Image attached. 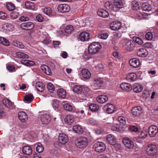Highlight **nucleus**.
I'll return each mask as SVG.
<instances>
[{
	"label": "nucleus",
	"mask_w": 158,
	"mask_h": 158,
	"mask_svg": "<svg viewBox=\"0 0 158 158\" xmlns=\"http://www.w3.org/2000/svg\"><path fill=\"white\" fill-rule=\"evenodd\" d=\"M88 143V140L87 138L81 136L77 138L75 141V145L78 148H85Z\"/></svg>",
	"instance_id": "f257e3e1"
},
{
	"label": "nucleus",
	"mask_w": 158,
	"mask_h": 158,
	"mask_svg": "<svg viewBox=\"0 0 158 158\" xmlns=\"http://www.w3.org/2000/svg\"><path fill=\"white\" fill-rule=\"evenodd\" d=\"M102 46L99 43L94 42L88 47V52L89 54L94 55L98 52L101 48Z\"/></svg>",
	"instance_id": "f03ea898"
},
{
	"label": "nucleus",
	"mask_w": 158,
	"mask_h": 158,
	"mask_svg": "<svg viewBox=\"0 0 158 158\" xmlns=\"http://www.w3.org/2000/svg\"><path fill=\"white\" fill-rule=\"evenodd\" d=\"M95 150L98 152L104 151L106 149L105 144L102 142H98L94 143V145Z\"/></svg>",
	"instance_id": "7ed1b4c3"
},
{
	"label": "nucleus",
	"mask_w": 158,
	"mask_h": 158,
	"mask_svg": "<svg viewBox=\"0 0 158 158\" xmlns=\"http://www.w3.org/2000/svg\"><path fill=\"white\" fill-rule=\"evenodd\" d=\"M107 141L112 145H114L115 147H117L119 148L121 147V146L118 143L116 144V139L114 136L112 134L108 135L106 137Z\"/></svg>",
	"instance_id": "20e7f679"
},
{
	"label": "nucleus",
	"mask_w": 158,
	"mask_h": 158,
	"mask_svg": "<svg viewBox=\"0 0 158 158\" xmlns=\"http://www.w3.org/2000/svg\"><path fill=\"white\" fill-rule=\"evenodd\" d=\"M157 147L154 144L149 145L147 148V152L150 156L155 155L157 153Z\"/></svg>",
	"instance_id": "39448f33"
},
{
	"label": "nucleus",
	"mask_w": 158,
	"mask_h": 158,
	"mask_svg": "<svg viewBox=\"0 0 158 158\" xmlns=\"http://www.w3.org/2000/svg\"><path fill=\"white\" fill-rule=\"evenodd\" d=\"M20 26L23 29L28 31L33 29L35 25L33 23L28 22L21 24Z\"/></svg>",
	"instance_id": "423d86ee"
},
{
	"label": "nucleus",
	"mask_w": 158,
	"mask_h": 158,
	"mask_svg": "<svg viewBox=\"0 0 158 158\" xmlns=\"http://www.w3.org/2000/svg\"><path fill=\"white\" fill-rule=\"evenodd\" d=\"M148 132L150 137H155L158 132V128L155 125H151L148 128Z\"/></svg>",
	"instance_id": "0eeeda50"
},
{
	"label": "nucleus",
	"mask_w": 158,
	"mask_h": 158,
	"mask_svg": "<svg viewBox=\"0 0 158 158\" xmlns=\"http://www.w3.org/2000/svg\"><path fill=\"white\" fill-rule=\"evenodd\" d=\"M135 46V42L132 40H129L126 43L125 48L129 51L133 50Z\"/></svg>",
	"instance_id": "6e6552de"
},
{
	"label": "nucleus",
	"mask_w": 158,
	"mask_h": 158,
	"mask_svg": "<svg viewBox=\"0 0 158 158\" xmlns=\"http://www.w3.org/2000/svg\"><path fill=\"white\" fill-rule=\"evenodd\" d=\"M123 142L125 146L129 149L132 148L134 147V144L133 142L128 138H124Z\"/></svg>",
	"instance_id": "1a4fd4ad"
},
{
	"label": "nucleus",
	"mask_w": 158,
	"mask_h": 158,
	"mask_svg": "<svg viewBox=\"0 0 158 158\" xmlns=\"http://www.w3.org/2000/svg\"><path fill=\"white\" fill-rule=\"evenodd\" d=\"M57 9L58 11L63 13L69 11L70 10V7L67 4H61L58 6Z\"/></svg>",
	"instance_id": "9d476101"
},
{
	"label": "nucleus",
	"mask_w": 158,
	"mask_h": 158,
	"mask_svg": "<svg viewBox=\"0 0 158 158\" xmlns=\"http://www.w3.org/2000/svg\"><path fill=\"white\" fill-rule=\"evenodd\" d=\"M51 119L49 115L47 114H43L40 118V121L43 124H47L48 123Z\"/></svg>",
	"instance_id": "9b49d317"
},
{
	"label": "nucleus",
	"mask_w": 158,
	"mask_h": 158,
	"mask_svg": "<svg viewBox=\"0 0 158 158\" xmlns=\"http://www.w3.org/2000/svg\"><path fill=\"white\" fill-rule=\"evenodd\" d=\"M78 39L81 41H87L89 39V33L84 31L80 34Z\"/></svg>",
	"instance_id": "f8f14e48"
},
{
	"label": "nucleus",
	"mask_w": 158,
	"mask_h": 158,
	"mask_svg": "<svg viewBox=\"0 0 158 158\" xmlns=\"http://www.w3.org/2000/svg\"><path fill=\"white\" fill-rule=\"evenodd\" d=\"M121 26V22L118 21H114L111 23L110 24L111 29L113 30H117L120 29Z\"/></svg>",
	"instance_id": "ddd939ff"
},
{
	"label": "nucleus",
	"mask_w": 158,
	"mask_h": 158,
	"mask_svg": "<svg viewBox=\"0 0 158 158\" xmlns=\"http://www.w3.org/2000/svg\"><path fill=\"white\" fill-rule=\"evenodd\" d=\"M69 139L67 136L63 133H60L59 136V142L61 144H64L68 142Z\"/></svg>",
	"instance_id": "4468645a"
},
{
	"label": "nucleus",
	"mask_w": 158,
	"mask_h": 158,
	"mask_svg": "<svg viewBox=\"0 0 158 158\" xmlns=\"http://www.w3.org/2000/svg\"><path fill=\"white\" fill-rule=\"evenodd\" d=\"M142 110L141 107L138 106L133 108L131 111L133 115L138 116L142 113Z\"/></svg>",
	"instance_id": "2eb2a0df"
},
{
	"label": "nucleus",
	"mask_w": 158,
	"mask_h": 158,
	"mask_svg": "<svg viewBox=\"0 0 158 158\" xmlns=\"http://www.w3.org/2000/svg\"><path fill=\"white\" fill-rule=\"evenodd\" d=\"M129 63L131 66L134 68H137L140 65V61L137 59L133 58L129 60Z\"/></svg>",
	"instance_id": "dca6fc26"
},
{
	"label": "nucleus",
	"mask_w": 158,
	"mask_h": 158,
	"mask_svg": "<svg viewBox=\"0 0 158 158\" xmlns=\"http://www.w3.org/2000/svg\"><path fill=\"white\" fill-rule=\"evenodd\" d=\"M104 108L106 109L107 113L110 114L114 112L115 107L112 104H108L104 106Z\"/></svg>",
	"instance_id": "f3484780"
},
{
	"label": "nucleus",
	"mask_w": 158,
	"mask_h": 158,
	"mask_svg": "<svg viewBox=\"0 0 158 158\" xmlns=\"http://www.w3.org/2000/svg\"><path fill=\"white\" fill-rule=\"evenodd\" d=\"M120 86L123 90L125 91H130L132 89L131 85L128 83H122L121 84Z\"/></svg>",
	"instance_id": "a211bd4d"
},
{
	"label": "nucleus",
	"mask_w": 158,
	"mask_h": 158,
	"mask_svg": "<svg viewBox=\"0 0 158 158\" xmlns=\"http://www.w3.org/2000/svg\"><path fill=\"white\" fill-rule=\"evenodd\" d=\"M148 54L147 50L145 48H140L137 52V55L141 57H145Z\"/></svg>",
	"instance_id": "6ab92c4d"
},
{
	"label": "nucleus",
	"mask_w": 158,
	"mask_h": 158,
	"mask_svg": "<svg viewBox=\"0 0 158 158\" xmlns=\"http://www.w3.org/2000/svg\"><path fill=\"white\" fill-rule=\"evenodd\" d=\"M19 119L22 122H25L27 119V114L23 111H21L18 114Z\"/></svg>",
	"instance_id": "aec40b11"
},
{
	"label": "nucleus",
	"mask_w": 158,
	"mask_h": 158,
	"mask_svg": "<svg viewBox=\"0 0 158 158\" xmlns=\"http://www.w3.org/2000/svg\"><path fill=\"white\" fill-rule=\"evenodd\" d=\"M137 78V75L134 73H131L127 75L126 79L130 81H136Z\"/></svg>",
	"instance_id": "412c9836"
},
{
	"label": "nucleus",
	"mask_w": 158,
	"mask_h": 158,
	"mask_svg": "<svg viewBox=\"0 0 158 158\" xmlns=\"http://www.w3.org/2000/svg\"><path fill=\"white\" fill-rule=\"evenodd\" d=\"M57 94L59 98L63 99L64 98L66 95V91L63 89H59L57 90Z\"/></svg>",
	"instance_id": "4be33fe9"
},
{
	"label": "nucleus",
	"mask_w": 158,
	"mask_h": 158,
	"mask_svg": "<svg viewBox=\"0 0 158 158\" xmlns=\"http://www.w3.org/2000/svg\"><path fill=\"white\" fill-rule=\"evenodd\" d=\"M108 97L105 95L99 96L97 98V101L100 103H103L108 100Z\"/></svg>",
	"instance_id": "5701e85b"
},
{
	"label": "nucleus",
	"mask_w": 158,
	"mask_h": 158,
	"mask_svg": "<svg viewBox=\"0 0 158 158\" xmlns=\"http://www.w3.org/2000/svg\"><path fill=\"white\" fill-rule=\"evenodd\" d=\"M98 15L102 18H106L109 16L108 13L106 10L103 9H100L97 11Z\"/></svg>",
	"instance_id": "b1692460"
},
{
	"label": "nucleus",
	"mask_w": 158,
	"mask_h": 158,
	"mask_svg": "<svg viewBox=\"0 0 158 158\" xmlns=\"http://www.w3.org/2000/svg\"><path fill=\"white\" fill-rule=\"evenodd\" d=\"M32 149L29 146L24 147L23 148V152L24 154L27 155H30L32 153Z\"/></svg>",
	"instance_id": "393cba45"
},
{
	"label": "nucleus",
	"mask_w": 158,
	"mask_h": 158,
	"mask_svg": "<svg viewBox=\"0 0 158 158\" xmlns=\"http://www.w3.org/2000/svg\"><path fill=\"white\" fill-rule=\"evenodd\" d=\"M41 68L42 71L46 74L48 75H51L52 72L48 66L46 65H43L41 66Z\"/></svg>",
	"instance_id": "a878e982"
},
{
	"label": "nucleus",
	"mask_w": 158,
	"mask_h": 158,
	"mask_svg": "<svg viewBox=\"0 0 158 158\" xmlns=\"http://www.w3.org/2000/svg\"><path fill=\"white\" fill-rule=\"evenodd\" d=\"M62 105L63 106L64 109L65 110L69 112L74 111L73 107L70 104L66 103L64 102H63Z\"/></svg>",
	"instance_id": "bb28decb"
},
{
	"label": "nucleus",
	"mask_w": 158,
	"mask_h": 158,
	"mask_svg": "<svg viewBox=\"0 0 158 158\" xmlns=\"http://www.w3.org/2000/svg\"><path fill=\"white\" fill-rule=\"evenodd\" d=\"M36 88L37 90L40 92H43L45 87L44 84L41 82H37L36 84Z\"/></svg>",
	"instance_id": "cd10ccee"
},
{
	"label": "nucleus",
	"mask_w": 158,
	"mask_h": 158,
	"mask_svg": "<svg viewBox=\"0 0 158 158\" xmlns=\"http://www.w3.org/2000/svg\"><path fill=\"white\" fill-rule=\"evenodd\" d=\"M82 75L84 78L88 79L91 77V73L87 69H83L82 70Z\"/></svg>",
	"instance_id": "c85d7f7f"
},
{
	"label": "nucleus",
	"mask_w": 158,
	"mask_h": 158,
	"mask_svg": "<svg viewBox=\"0 0 158 158\" xmlns=\"http://www.w3.org/2000/svg\"><path fill=\"white\" fill-rule=\"evenodd\" d=\"M74 118L72 115H68L65 116L64 120L66 123L69 124L72 123L74 121Z\"/></svg>",
	"instance_id": "c756f323"
},
{
	"label": "nucleus",
	"mask_w": 158,
	"mask_h": 158,
	"mask_svg": "<svg viewBox=\"0 0 158 158\" xmlns=\"http://www.w3.org/2000/svg\"><path fill=\"white\" fill-rule=\"evenodd\" d=\"M103 83V81L102 79L101 78H95L94 80V84L92 86L93 87L98 86H100Z\"/></svg>",
	"instance_id": "7c9ffc66"
},
{
	"label": "nucleus",
	"mask_w": 158,
	"mask_h": 158,
	"mask_svg": "<svg viewBox=\"0 0 158 158\" xmlns=\"http://www.w3.org/2000/svg\"><path fill=\"white\" fill-rule=\"evenodd\" d=\"M84 88L83 86L76 85L73 87V90L76 93L81 94Z\"/></svg>",
	"instance_id": "2f4dec72"
},
{
	"label": "nucleus",
	"mask_w": 158,
	"mask_h": 158,
	"mask_svg": "<svg viewBox=\"0 0 158 158\" xmlns=\"http://www.w3.org/2000/svg\"><path fill=\"white\" fill-rule=\"evenodd\" d=\"M73 130L75 133L78 134H81L83 133V129L79 125H76L73 127Z\"/></svg>",
	"instance_id": "473e14b6"
},
{
	"label": "nucleus",
	"mask_w": 158,
	"mask_h": 158,
	"mask_svg": "<svg viewBox=\"0 0 158 158\" xmlns=\"http://www.w3.org/2000/svg\"><path fill=\"white\" fill-rule=\"evenodd\" d=\"M114 4L118 8H122L124 6L123 3L121 0H114Z\"/></svg>",
	"instance_id": "72a5a7b5"
},
{
	"label": "nucleus",
	"mask_w": 158,
	"mask_h": 158,
	"mask_svg": "<svg viewBox=\"0 0 158 158\" xmlns=\"http://www.w3.org/2000/svg\"><path fill=\"white\" fill-rule=\"evenodd\" d=\"M143 89V87L142 85L139 84H135L133 86V89L136 93L141 92Z\"/></svg>",
	"instance_id": "f704fd0d"
},
{
	"label": "nucleus",
	"mask_w": 158,
	"mask_h": 158,
	"mask_svg": "<svg viewBox=\"0 0 158 158\" xmlns=\"http://www.w3.org/2000/svg\"><path fill=\"white\" fill-rule=\"evenodd\" d=\"M25 6L27 9L33 10L35 8L34 3L29 1H26L25 2Z\"/></svg>",
	"instance_id": "c9c22d12"
},
{
	"label": "nucleus",
	"mask_w": 158,
	"mask_h": 158,
	"mask_svg": "<svg viewBox=\"0 0 158 158\" xmlns=\"http://www.w3.org/2000/svg\"><path fill=\"white\" fill-rule=\"evenodd\" d=\"M2 27L4 30L6 31H12L13 29V26L12 25L8 23L4 24Z\"/></svg>",
	"instance_id": "e433bc0d"
},
{
	"label": "nucleus",
	"mask_w": 158,
	"mask_h": 158,
	"mask_svg": "<svg viewBox=\"0 0 158 158\" xmlns=\"http://www.w3.org/2000/svg\"><path fill=\"white\" fill-rule=\"evenodd\" d=\"M43 11L47 15L50 16H52L55 15L52 12V10L50 8L45 7L44 8Z\"/></svg>",
	"instance_id": "4c0bfd02"
},
{
	"label": "nucleus",
	"mask_w": 158,
	"mask_h": 158,
	"mask_svg": "<svg viewBox=\"0 0 158 158\" xmlns=\"http://www.w3.org/2000/svg\"><path fill=\"white\" fill-rule=\"evenodd\" d=\"M142 7L143 10L148 12L151 11L152 9L151 5L147 3H143Z\"/></svg>",
	"instance_id": "58836bf2"
},
{
	"label": "nucleus",
	"mask_w": 158,
	"mask_h": 158,
	"mask_svg": "<svg viewBox=\"0 0 158 158\" xmlns=\"http://www.w3.org/2000/svg\"><path fill=\"white\" fill-rule=\"evenodd\" d=\"M73 27L71 25H67L65 29V32L66 33L68 34H71L74 31Z\"/></svg>",
	"instance_id": "ea45409f"
},
{
	"label": "nucleus",
	"mask_w": 158,
	"mask_h": 158,
	"mask_svg": "<svg viewBox=\"0 0 158 158\" xmlns=\"http://www.w3.org/2000/svg\"><path fill=\"white\" fill-rule=\"evenodd\" d=\"M2 102L3 105L7 108L10 107L13 104L10 100L7 98L3 99Z\"/></svg>",
	"instance_id": "a19ab883"
},
{
	"label": "nucleus",
	"mask_w": 158,
	"mask_h": 158,
	"mask_svg": "<svg viewBox=\"0 0 158 158\" xmlns=\"http://www.w3.org/2000/svg\"><path fill=\"white\" fill-rule=\"evenodd\" d=\"M33 97L32 94H28L24 97V100L25 102H31L33 100Z\"/></svg>",
	"instance_id": "79ce46f5"
},
{
	"label": "nucleus",
	"mask_w": 158,
	"mask_h": 158,
	"mask_svg": "<svg viewBox=\"0 0 158 158\" xmlns=\"http://www.w3.org/2000/svg\"><path fill=\"white\" fill-rule=\"evenodd\" d=\"M16 134L14 132L10 135L8 138V140L10 142H14L16 140Z\"/></svg>",
	"instance_id": "37998d69"
},
{
	"label": "nucleus",
	"mask_w": 158,
	"mask_h": 158,
	"mask_svg": "<svg viewBox=\"0 0 158 158\" xmlns=\"http://www.w3.org/2000/svg\"><path fill=\"white\" fill-rule=\"evenodd\" d=\"M89 108L92 112H95L99 109V107L96 104H92L89 106Z\"/></svg>",
	"instance_id": "c03bdc74"
},
{
	"label": "nucleus",
	"mask_w": 158,
	"mask_h": 158,
	"mask_svg": "<svg viewBox=\"0 0 158 158\" xmlns=\"http://www.w3.org/2000/svg\"><path fill=\"white\" fill-rule=\"evenodd\" d=\"M132 7L133 10H138L139 9L138 2L136 1H134L132 3Z\"/></svg>",
	"instance_id": "a18cd8bd"
},
{
	"label": "nucleus",
	"mask_w": 158,
	"mask_h": 158,
	"mask_svg": "<svg viewBox=\"0 0 158 158\" xmlns=\"http://www.w3.org/2000/svg\"><path fill=\"white\" fill-rule=\"evenodd\" d=\"M16 55L18 58H28V56L27 55L21 52H17L16 53Z\"/></svg>",
	"instance_id": "49530a36"
},
{
	"label": "nucleus",
	"mask_w": 158,
	"mask_h": 158,
	"mask_svg": "<svg viewBox=\"0 0 158 158\" xmlns=\"http://www.w3.org/2000/svg\"><path fill=\"white\" fill-rule=\"evenodd\" d=\"M6 7L7 9L9 11H12L15 9V8L14 4L11 2L7 3Z\"/></svg>",
	"instance_id": "de8ad7c7"
},
{
	"label": "nucleus",
	"mask_w": 158,
	"mask_h": 158,
	"mask_svg": "<svg viewBox=\"0 0 158 158\" xmlns=\"http://www.w3.org/2000/svg\"><path fill=\"white\" fill-rule=\"evenodd\" d=\"M22 63L27 66H32L35 64L34 62L31 60H25L23 62L22 61Z\"/></svg>",
	"instance_id": "09e8293b"
},
{
	"label": "nucleus",
	"mask_w": 158,
	"mask_h": 158,
	"mask_svg": "<svg viewBox=\"0 0 158 158\" xmlns=\"http://www.w3.org/2000/svg\"><path fill=\"white\" fill-rule=\"evenodd\" d=\"M19 15V13L17 12L14 11L10 14V18L12 19H17Z\"/></svg>",
	"instance_id": "8fccbe9b"
},
{
	"label": "nucleus",
	"mask_w": 158,
	"mask_h": 158,
	"mask_svg": "<svg viewBox=\"0 0 158 158\" xmlns=\"http://www.w3.org/2000/svg\"><path fill=\"white\" fill-rule=\"evenodd\" d=\"M47 88L51 92H52L55 89V88L54 85L52 83L50 82H49L48 83Z\"/></svg>",
	"instance_id": "3c124183"
},
{
	"label": "nucleus",
	"mask_w": 158,
	"mask_h": 158,
	"mask_svg": "<svg viewBox=\"0 0 158 158\" xmlns=\"http://www.w3.org/2000/svg\"><path fill=\"white\" fill-rule=\"evenodd\" d=\"M111 129L114 131H120V127L117 124H114L111 127Z\"/></svg>",
	"instance_id": "603ef678"
},
{
	"label": "nucleus",
	"mask_w": 158,
	"mask_h": 158,
	"mask_svg": "<svg viewBox=\"0 0 158 158\" xmlns=\"http://www.w3.org/2000/svg\"><path fill=\"white\" fill-rule=\"evenodd\" d=\"M36 151L38 153H40L44 150V148L41 144L39 143L36 147Z\"/></svg>",
	"instance_id": "864d4df0"
},
{
	"label": "nucleus",
	"mask_w": 158,
	"mask_h": 158,
	"mask_svg": "<svg viewBox=\"0 0 158 158\" xmlns=\"http://www.w3.org/2000/svg\"><path fill=\"white\" fill-rule=\"evenodd\" d=\"M52 102V106L56 110L59 107V101L57 100H53Z\"/></svg>",
	"instance_id": "5fc2aeb1"
},
{
	"label": "nucleus",
	"mask_w": 158,
	"mask_h": 158,
	"mask_svg": "<svg viewBox=\"0 0 158 158\" xmlns=\"http://www.w3.org/2000/svg\"><path fill=\"white\" fill-rule=\"evenodd\" d=\"M147 132L145 131H142L141 132L139 135V137L141 139H144L147 136Z\"/></svg>",
	"instance_id": "6e6d98bb"
},
{
	"label": "nucleus",
	"mask_w": 158,
	"mask_h": 158,
	"mask_svg": "<svg viewBox=\"0 0 158 158\" xmlns=\"http://www.w3.org/2000/svg\"><path fill=\"white\" fill-rule=\"evenodd\" d=\"M14 45L15 46L20 48H24V45L22 43L16 41Z\"/></svg>",
	"instance_id": "4d7b16f0"
},
{
	"label": "nucleus",
	"mask_w": 158,
	"mask_h": 158,
	"mask_svg": "<svg viewBox=\"0 0 158 158\" xmlns=\"http://www.w3.org/2000/svg\"><path fill=\"white\" fill-rule=\"evenodd\" d=\"M108 36V34L107 33H103L99 35H98V37L101 39L103 40L106 39Z\"/></svg>",
	"instance_id": "13d9d810"
},
{
	"label": "nucleus",
	"mask_w": 158,
	"mask_h": 158,
	"mask_svg": "<svg viewBox=\"0 0 158 158\" xmlns=\"http://www.w3.org/2000/svg\"><path fill=\"white\" fill-rule=\"evenodd\" d=\"M153 37V35L151 32H148L145 35L146 39L148 40H152Z\"/></svg>",
	"instance_id": "bf43d9fd"
},
{
	"label": "nucleus",
	"mask_w": 158,
	"mask_h": 158,
	"mask_svg": "<svg viewBox=\"0 0 158 158\" xmlns=\"http://www.w3.org/2000/svg\"><path fill=\"white\" fill-rule=\"evenodd\" d=\"M105 6L107 9H110L113 8V5L110 2H107L105 3Z\"/></svg>",
	"instance_id": "052dcab7"
},
{
	"label": "nucleus",
	"mask_w": 158,
	"mask_h": 158,
	"mask_svg": "<svg viewBox=\"0 0 158 158\" xmlns=\"http://www.w3.org/2000/svg\"><path fill=\"white\" fill-rule=\"evenodd\" d=\"M135 41V42L139 45H141L143 43V41L139 37H136Z\"/></svg>",
	"instance_id": "680f3d73"
},
{
	"label": "nucleus",
	"mask_w": 158,
	"mask_h": 158,
	"mask_svg": "<svg viewBox=\"0 0 158 158\" xmlns=\"http://www.w3.org/2000/svg\"><path fill=\"white\" fill-rule=\"evenodd\" d=\"M7 17V15L2 12H0V19L3 20L5 19Z\"/></svg>",
	"instance_id": "e2e57ef3"
},
{
	"label": "nucleus",
	"mask_w": 158,
	"mask_h": 158,
	"mask_svg": "<svg viewBox=\"0 0 158 158\" xmlns=\"http://www.w3.org/2000/svg\"><path fill=\"white\" fill-rule=\"evenodd\" d=\"M118 120L119 122L123 124H125L126 122L125 121V118L122 116H119L118 117Z\"/></svg>",
	"instance_id": "0e129e2a"
},
{
	"label": "nucleus",
	"mask_w": 158,
	"mask_h": 158,
	"mask_svg": "<svg viewBox=\"0 0 158 158\" xmlns=\"http://www.w3.org/2000/svg\"><path fill=\"white\" fill-rule=\"evenodd\" d=\"M129 129L131 131L134 132H137L139 130L136 127L134 126H130Z\"/></svg>",
	"instance_id": "69168bd1"
},
{
	"label": "nucleus",
	"mask_w": 158,
	"mask_h": 158,
	"mask_svg": "<svg viewBox=\"0 0 158 158\" xmlns=\"http://www.w3.org/2000/svg\"><path fill=\"white\" fill-rule=\"evenodd\" d=\"M36 20L39 22H42L43 21L44 18L41 15H39L36 17Z\"/></svg>",
	"instance_id": "338daca9"
},
{
	"label": "nucleus",
	"mask_w": 158,
	"mask_h": 158,
	"mask_svg": "<svg viewBox=\"0 0 158 158\" xmlns=\"http://www.w3.org/2000/svg\"><path fill=\"white\" fill-rule=\"evenodd\" d=\"M7 69L10 71L12 72L15 69V67L11 65H8L7 67Z\"/></svg>",
	"instance_id": "774afa93"
}]
</instances>
